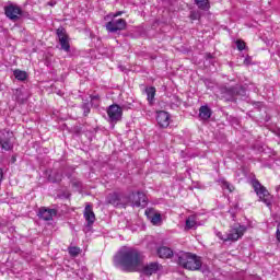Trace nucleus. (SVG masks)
I'll return each instance as SVG.
<instances>
[{
    "mask_svg": "<svg viewBox=\"0 0 280 280\" xmlns=\"http://www.w3.org/2000/svg\"><path fill=\"white\" fill-rule=\"evenodd\" d=\"M143 264V255L135 248H121L114 257L116 268H121L125 272H137Z\"/></svg>",
    "mask_w": 280,
    "mask_h": 280,
    "instance_id": "obj_1",
    "label": "nucleus"
},
{
    "mask_svg": "<svg viewBox=\"0 0 280 280\" xmlns=\"http://www.w3.org/2000/svg\"><path fill=\"white\" fill-rule=\"evenodd\" d=\"M177 264L186 270H199L202 268V259L196 254L179 252L175 255Z\"/></svg>",
    "mask_w": 280,
    "mask_h": 280,
    "instance_id": "obj_2",
    "label": "nucleus"
},
{
    "mask_svg": "<svg viewBox=\"0 0 280 280\" xmlns=\"http://www.w3.org/2000/svg\"><path fill=\"white\" fill-rule=\"evenodd\" d=\"M246 233V226L241 224H234L233 228L226 234V237L222 235V232H217V237L223 242H237Z\"/></svg>",
    "mask_w": 280,
    "mask_h": 280,
    "instance_id": "obj_3",
    "label": "nucleus"
},
{
    "mask_svg": "<svg viewBox=\"0 0 280 280\" xmlns=\"http://www.w3.org/2000/svg\"><path fill=\"white\" fill-rule=\"evenodd\" d=\"M14 139V133L8 129L0 130V148L5 152H10L14 148L12 140Z\"/></svg>",
    "mask_w": 280,
    "mask_h": 280,
    "instance_id": "obj_4",
    "label": "nucleus"
},
{
    "mask_svg": "<svg viewBox=\"0 0 280 280\" xmlns=\"http://www.w3.org/2000/svg\"><path fill=\"white\" fill-rule=\"evenodd\" d=\"M127 200V205L131 207H148V197L142 191L131 192Z\"/></svg>",
    "mask_w": 280,
    "mask_h": 280,
    "instance_id": "obj_5",
    "label": "nucleus"
},
{
    "mask_svg": "<svg viewBox=\"0 0 280 280\" xmlns=\"http://www.w3.org/2000/svg\"><path fill=\"white\" fill-rule=\"evenodd\" d=\"M106 202L113 205L114 207H124L128 206V196L119 192H112L106 197Z\"/></svg>",
    "mask_w": 280,
    "mask_h": 280,
    "instance_id": "obj_6",
    "label": "nucleus"
},
{
    "mask_svg": "<svg viewBox=\"0 0 280 280\" xmlns=\"http://www.w3.org/2000/svg\"><path fill=\"white\" fill-rule=\"evenodd\" d=\"M126 20L113 19L105 24V27L109 32V34H117V32H124V30H126Z\"/></svg>",
    "mask_w": 280,
    "mask_h": 280,
    "instance_id": "obj_7",
    "label": "nucleus"
},
{
    "mask_svg": "<svg viewBox=\"0 0 280 280\" xmlns=\"http://www.w3.org/2000/svg\"><path fill=\"white\" fill-rule=\"evenodd\" d=\"M253 187L260 200L267 205V207H270V192H268V189L264 187L259 182H254Z\"/></svg>",
    "mask_w": 280,
    "mask_h": 280,
    "instance_id": "obj_8",
    "label": "nucleus"
},
{
    "mask_svg": "<svg viewBox=\"0 0 280 280\" xmlns=\"http://www.w3.org/2000/svg\"><path fill=\"white\" fill-rule=\"evenodd\" d=\"M4 13L7 19L10 21L16 22L20 21L21 16H23V10L20 9L19 5L10 4L4 8Z\"/></svg>",
    "mask_w": 280,
    "mask_h": 280,
    "instance_id": "obj_9",
    "label": "nucleus"
},
{
    "mask_svg": "<svg viewBox=\"0 0 280 280\" xmlns=\"http://www.w3.org/2000/svg\"><path fill=\"white\" fill-rule=\"evenodd\" d=\"M107 115H108L109 121H113L116 124V121H121L124 109H121L119 105L113 104L107 108Z\"/></svg>",
    "mask_w": 280,
    "mask_h": 280,
    "instance_id": "obj_10",
    "label": "nucleus"
},
{
    "mask_svg": "<svg viewBox=\"0 0 280 280\" xmlns=\"http://www.w3.org/2000/svg\"><path fill=\"white\" fill-rule=\"evenodd\" d=\"M161 270H163V266L156 261L147 264V265L142 266V268H141V272L145 277H152V275H156V272H159Z\"/></svg>",
    "mask_w": 280,
    "mask_h": 280,
    "instance_id": "obj_11",
    "label": "nucleus"
},
{
    "mask_svg": "<svg viewBox=\"0 0 280 280\" xmlns=\"http://www.w3.org/2000/svg\"><path fill=\"white\" fill-rule=\"evenodd\" d=\"M57 36L61 49H63V51H69L71 49V46L69 45V35H67V31L62 27H59L57 30Z\"/></svg>",
    "mask_w": 280,
    "mask_h": 280,
    "instance_id": "obj_12",
    "label": "nucleus"
},
{
    "mask_svg": "<svg viewBox=\"0 0 280 280\" xmlns=\"http://www.w3.org/2000/svg\"><path fill=\"white\" fill-rule=\"evenodd\" d=\"M144 213L148 220H150V222L153 223L154 226H159V224H161V213L154 210V208H148Z\"/></svg>",
    "mask_w": 280,
    "mask_h": 280,
    "instance_id": "obj_13",
    "label": "nucleus"
},
{
    "mask_svg": "<svg viewBox=\"0 0 280 280\" xmlns=\"http://www.w3.org/2000/svg\"><path fill=\"white\" fill-rule=\"evenodd\" d=\"M58 215V210L56 209H49V208H40L39 209V218L42 220H45V222H49L54 220Z\"/></svg>",
    "mask_w": 280,
    "mask_h": 280,
    "instance_id": "obj_14",
    "label": "nucleus"
},
{
    "mask_svg": "<svg viewBox=\"0 0 280 280\" xmlns=\"http://www.w3.org/2000/svg\"><path fill=\"white\" fill-rule=\"evenodd\" d=\"M156 121L161 128H167L170 126V114L164 110L159 112Z\"/></svg>",
    "mask_w": 280,
    "mask_h": 280,
    "instance_id": "obj_15",
    "label": "nucleus"
},
{
    "mask_svg": "<svg viewBox=\"0 0 280 280\" xmlns=\"http://www.w3.org/2000/svg\"><path fill=\"white\" fill-rule=\"evenodd\" d=\"M89 226L94 224L95 222V212H93V207L91 205H86L83 213Z\"/></svg>",
    "mask_w": 280,
    "mask_h": 280,
    "instance_id": "obj_16",
    "label": "nucleus"
},
{
    "mask_svg": "<svg viewBox=\"0 0 280 280\" xmlns=\"http://www.w3.org/2000/svg\"><path fill=\"white\" fill-rule=\"evenodd\" d=\"M158 255L161 259H170V257L174 256V252L167 246H162L158 249Z\"/></svg>",
    "mask_w": 280,
    "mask_h": 280,
    "instance_id": "obj_17",
    "label": "nucleus"
},
{
    "mask_svg": "<svg viewBox=\"0 0 280 280\" xmlns=\"http://www.w3.org/2000/svg\"><path fill=\"white\" fill-rule=\"evenodd\" d=\"M199 117L205 120L211 119V109L209 108V106H201L199 108Z\"/></svg>",
    "mask_w": 280,
    "mask_h": 280,
    "instance_id": "obj_18",
    "label": "nucleus"
},
{
    "mask_svg": "<svg viewBox=\"0 0 280 280\" xmlns=\"http://www.w3.org/2000/svg\"><path fill=\"white\" fill-rule=\"evenodd\" d=\"M145 93H147V100L149 104H153L154 97L156 95V88L154 86L147 88Z\"/></svg>",
    "mask_w": 280,
    "mask_h": 280,
    "instance_id": "obj_19",
    "label": "nucleus"
},
{
    "mask_svg": "<svg viewBox=\"0 0 280 280\" xmlns=\"http://www.w3.org/2000/svg\"><path fill=\"white\" fill-rule=\"evenodd\" d=\"M49 183H60L62 180V173L52 171L48 176Z\"/></svg>",
    "mask_w": 280,
    "mask_h": 280,
    "instance_id": "obj_20",
    "label": "nucleus"
},
{
    "mask_svg": "<svg viewBox=\"0 0 280 280\" xmlns=\"http://www.w3.org/2000/svg\"><path fill=\"white\" fill-rule=\"evenodd\" d=\"M13 75L16 80H20L21 82L27 80V72L23 70H14Z\"/></svg>",
    "mask_w": 280,
    "mask_h": 280,
    "instance_id": "obj_21",
    "label": "nucleus"
},
{
    "mask_svg": "<svg viewBox=\"0 0 280 280\" xmlns=\"http://www.w3.org/2000/svg\"><path fill=\"white\" fill-rule=\"evenodd\" d=\"M199 10H209V0H194Z\"/></svg>",
    "mask_w": 280,
    "mask_h": 280,
    "instance_id": "obj_22",
    "label": "nucleus"
},
{
    "mask_svg": "<svg viewBox=\"0 0 280 280\" xmlns=\"http://www.w3.org/2000/svg\"><path fill=\"white\" fill-rule=\"evenodd\" d=\"M220 184L222 186V189H228V191H233L235 189V187H233V185H231L225 179H220Z\"/></svg>",
    "mask_w": 280,
    "mask_h": 280,
    "instance_id": "obj_23",
    "label": "nucleus"
},
{
    "mask_svg": "<svg viewBox=\"0 0 280 280\" xmlns=\"http://www.w3.org/2000/svg\"><path fill=\"white\" fill-rule=\"evenodd\" d=\"M80 250H81L80 247H75V246L68 248V253L70 257H78V255H80Z\"/></svg>",
    "mask_w": 280,
    "mask_h": 280,
    "instance_id": "obj_24",
    "label": "nucleus"
},
{
    "mask_svg": "<svg viewBox=\"0 0 280 280\" xmlns=\"http://www.w3.org/2000/svg\"><path fill=\"white\" fill-rule=\"evenodd\" d=\"M186 229H196V219L194 217H189L186 220Z\"/></svg>",
    "mask_w": 280,
    "mask_h": 280,
    "instance_id": "obj_25",
    "label": "nucleus"
},
{
    "mask_svg": "<svg viewBox=\"0 0 280 280\" xmlns=\"http://www.w3.org/2000/svg\"><path fill=\"white\" fill-rule=\"evenodd\" d=\"M236 47L240 51H244V49H246V43L238 39L236 40Z\"/></svg>",
    "mask_w": 280,
    "mask_h": 280,
    "instance_id": "obj_26",
    "label": "nucleus"
},
{
    "mask_svg": "<svg viewBox=\"0 0 280 280\" xmlns=\"http://www.w3.org/2000/svg\"><path fill=\"white\" fill-rule=\"evenodd\" d=\"M190 19H191V21H198V19H200V12L191 11L190 12Z\"/></svg>",
    "mask_w": 280,
    "mask_h": 280,
    "instance_id": "obj_27",
    "label": "nucleus"
},
{
    "mask_svg": "<svg viewBox=\"0 0 280 280\" xmlns=\"http://www.w3.org/2000/svg\"><path fill=\"white\" fill-rule=\"evenodd\" d=\"M82 108H83V114L86 117V115L91 113V107L89 106V104H83Z\"/></svg>",
    "mask_w": 280,
    "mask_h": 280,
    "instance_id": "obj_28",
    "label": "nucleus"
},
{
    "mask_svg": "<svg viewBox=\"0 0 280 280\" xmlns=\"http://www.w3.org/2000/svg\"><path fill=\"white\" fill-rule=\"evenodd\" d=\"M228 93L230 94V96L226 98V101L231 102V100H233V95H235V90L231 88L230 90H228Z\"/></svg>",
    "mask_w": 280,
    "mask_h": 280,
    "instance_id": "obj_29",
    "label": "nucleus"
},
{
    "mask_svg": "<svg viewBox=\"0 0 280 280\" xmlns=\"http://www.w3.org/2000/svg\"><path fill=\"white\" fill-rule=\"evenodd\" d=\"M277 240L278 242H280V223L278 224V228H277Z\"/></svg>",
    "mask_w": 280,
    "mask_h": 280,
    "instance_id": "obj_30",
    "label": "nucleus"
},
{
    "mask_svg": "<svg viewBox=\"0 0 280 280\" xmlns=\"http://www.w3.org/2000/svg\"><path fill=\"white\" fill-rule=\"evenodd\" d=\"M244 65H250V57H246L244 59Z\"/></svg>",
    "mask_w": 280,
    "mask_h": 280,
    "instance_id": "obj_31",
    "label": "nucleus"
},
{
    "mask_svg": "<svg viewBox=\"0 0 280 280\" xmlns=\"http://www.w3.org/2000/svg\"><path fill=\"white\" fill-rule=\"evenodd\" d=\"M3 179V171L0 168V183Z\"/></svg>",
    "mask_w": 280,
    "mask_h": 280,
    "instance_id": "obj_32",
    "label": "nucleus"
},
{
    "mask_svg": "<svg viewBox=\"0 0 280 280\" xmlns=\"http://www.w3.org/2000/svg\"><path fill=\"white\" fill-rule=\"evenodd\" d=\"M117 16H121V12H118V13L113 15L114 19H117Z\"/></svg>",
    "mask_w": 280,
    "mask_h": 280,
    "instance_id": "obj_33",
    "label": "nucleus"
},
{
    "mask_svg": "<svg viewBox=\"0 0 280 280\" xmlns=\"http://www.w3.org/2000/svg\"><path fill=\"white\" fill-rule=\"evenodd\" d=\"M277 135L280 137V129H278Z\"/></svg>",
    "mask_w": 280,
    "mask_h": 280,
    "instance_id": "obj_34",
    "label": "nucleus"
}]
</instances>
